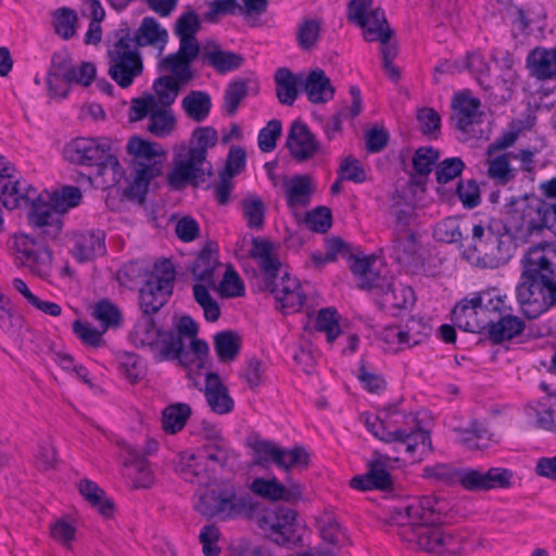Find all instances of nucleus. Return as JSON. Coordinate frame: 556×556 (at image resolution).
Segmentation results:
<instances>
[{"label":"nucleus","instance_id":"nucleus-1","mask_svg":"<svg viewBox=\"0 0 556 556\" xmlns=\"http://www.w3.org/2000/svg\"><path fill=\"white\" fill-rule=\"evenodd\" d=\"M440 515L432 507V500L425 497L404 507L395 508L391 522L408 548L438 555H460L465 536L440 527Z\"/></svg>","mask_w":556,"mask_h":556},{"label":"nucleus","instance_id":"nucleus-2","mask_svg":"<svg viewBox=\"0 0 556 556\" xmlns=\"http://www.w3.org/2000/svg\"><path fill=\"white\" fill-rule=\"evenodd\" d=\"M522 264L517 299L523 315L533 319L556 305V264L541 247L529 249Z\"/></svg>","mask_w":556,"mask_h":556},{"label":"nucleus","instance_id":"nucleus-3","mask_svg":"<svg viewBox=\"0 0 556 556\" xmlns=\"http://www.w3.org/2000/svg\"><path fill=\"white\" fill-rule=\"evenodd\" d=\"M365 425L376 438L394 444L395 452L409 462L421 460L432 452L430 433L419 427L412 414L397 409L383 410L379 415L367 416Z\"/></svg>","mask_w":556,"mask_h":556},{"label":"nucleus","instance_id":"nucleus-4","mask_svg":"<svg viewBox=\"0 0 556 556\" xmlns=\"http://www.w3.org/2000/svg\"><path fill=\"white\" fill-rule=\"evenodd\" d=\"M206 431L207 441L198 450L182 458L179 468L181 478L199 485H207L212 479L232 476L241 470L240 454L214 428Z\"/></svg>","mask_w":556,"mask_h":556},{"label":"nucleus","instance_id":"nucleus-5","mask_svg":"<svg viewBox=\"0 0 556 556\" xmlns=\"http://www.w3.org/2000/svg\"><path fill=\"white\" fill-rule=\"evenodd\" d=\"M258 507V503L251 495L240 493L239 485L229 480L204 490L194 504L199 514L219 521L251 519Z\"/></svg>","mask_w":556,"mask_h":556},{"label":"nucleus","instance_id":"nucleus-6","mask_svg":"<svg viewBox=\"0 0 556 556\" xmlns=\"http://www.w3.org/2000/svg\"><path fill=\"white\" fill-rule=\"evenodd\" d=\"M108 74L121 88H128L143 73V59L131 40V28L122 22L108 39Z\"/></svg>","mask_w":556,"mask_h":556},{"label":"nucleus","instance_id":"nucleus-7","mask_svg":"<svg viewBox=\"0 0 556 556\" xmlns=\"http://www.w3.org/2000/svg\"><path fill=\"white\" fill-rule=\"evenodd\" d=\"M81 197L80 189L74 186H65L48 193L47 200L40 193L39 203L34 211L28 212L29 225L43 239L56 240L64 226L62 215L78 206Z\"/></svg>","mask_w":556,"mask_h":556},{"label":"nucleus","instance_id":"nucleus-8","mask_svg":"<svg viewBox=\"0 0 556 556\" xmlns=\"http://www.w3.org/2000/svg\"><path fill=\"white\" fill-rule=\"evenodd\" d=\"M514 248L511 237L501 230L500 223L478 224L472 227V244L464 256L482 267L497 268L510 260Z\"/></svg>","mask_w":556,"mask_h":556},{"label":"nucleus","instance_id":"nucleus-9","mask_svg":"<svg viewBox=\"0 0 556 556\" xmlns=\"http://www.w3.org/2000/svg\"><path fill=\"white\" fill-rule=\"evenodd\" d=\"M64 156L72 164L97 167L99 176H105L110 172L112 184H117L123 174L108 138H76L65 146Z\"/></svg>","mask_w":556,"mask_h":556},{"label":"nucleus","instance_id":"nucleus-10","mask_svg":"<svg viewBox=\"0 0 556 556\" xmlns=\"http://www.w3.org/2000/svg\"><path fill=\"white\" fill-rule=\"evenodd\" d=\"M553 203L535 195L514 199L507 205L506 223L510 231L528 238L544 228L551 230Z\"/></svg>","mask_w":556,"mask_h":556},{"label":"nucleus","instance_id":"nucleus-11","mask_svg":"<svg viewBox=\"0 0 556 556\" xmlns=\"http://www.w3.org/2000/svg\"><path fill=\"white\" fill-rule=\"evenodd\" d=\"M34 235L24 232L10 237L9 249L17 266L27 268L31 274L47 278L52 270L53 252L48 247L50 240L43 239L33 228Z\"/></svg>","mask_w":556,"mask_h":556},{"label":"nucleus","instance_id":"nucleus-12","mask_svg":"<svg viewBox=\"0 0 556 556\" xmlns=\"http://www.w3.org/2000/svg\"><path fill=\"white\" fill-rule=\"evenodd\" d=\"M127 151L134 160V180L131 191L137 195H144L151 180L162 173L164 151L157 143L131 137L127 143Z\"/></svg>","mask_w":556,"mask_h":556},{"label":"nucleus","instance_id":"nucleus-13","mask_svg":"<svg viewBox=\"0 0 556 556\" xmlns=\"http://www.w3.org/2000/svg\"><path fill=\"white\" fill-rule=\"evenodd\" d=\"M176 271L168 260L155 263L154 271L139 291L140 307L146 316L157 313L173 293Z\"/></svg>","mask_w":556,"mask_h":556},{"label":"nucleus","instance_id":"nucleus-14","mask_svg":"<svg viewBox=\"0 0 556 556\" xmlns=\"http://www.w3.org/2000/svg\"><path fill=\"white\" fill-rule=\"evenodd\" d=\"M348 21L363 30L368 42L391 39L393 30L389 26L384 12L372 9V0H351L346 8Z\"/></svg>","mask_w":556,"mask_h":556},{"label":"nucleus","instance_id":"nucleus-15","mask_svg":"<svg viewBox=\"0 0 556 556\" xmlns=\"http://www.w3.org/2000/svg\"><path fill=\"white\" fill-rule=\"evenodd\" d=\"M264 287L274 294L280 309L285 313L299 312L304 304L306 294L295 277L287 271H277L263 279Z\"/></svg>","mask_w":556,"mask_h":556},{"label":"nucleus","instance_id":"nucleus-16","mask_svg":"<svg viewBox=\"0 0 556 556\" xmlns=\"http://www.w3.org/2000/svg\"><path fill=\"white\" fill-rule=\"evenodd\" d=\"M119 457L125 468V476L131 481L134 489H148L154 483V475L150 469L146 454L130 443L118 440Z\"/></svg>","mask_w":556,"mask_h":556},{"label":"nucleus","instance_id":"nucleus-17","mask_svg":"<svg viewBox=\"0 0 556 556\" xmlns=\"http://www.w3.org/2000/svg\"><path fill=\"white\" fill-rule=\"evenodd\" d=\"M296 514L283 506L265 509L257 519V526L265 535L278 545L291 541Z\"/></svg>","mask_w":556,"mask_h":556},{"label":"nucleus","instance_id":"nucleus-18","mask_svg":"<svg viewBox=\"0 0 556 556\" xmlns=\"http://www.w3.org/2000/svg\"><path fill=\"white\" fill-rule=\"evenodd\" d=\"M206 159L202 151L188 150L187 157L176 162L174 169L168 174L167 181L173 189H181L187 184L194 186L205 180V175L212 174L210 164L205 168Z\"/></svg>","mask_w":556,"mask_h":556},{"label":"nucleus","instance_id":"nucleus-19","mask_svg":"<svg viewBox=\"0 0 556 556\" xmlns=\"http://www.w3.org/2000/svg\"><path fill=\"white\" fill-rule=\"evenodd\" d=\"M392 249L397 263L404 266H415L420 262L417 233L408 227V217L404 212L397 214Z\"/></svg>","mask_w":556,"mask_h":556},{"label":"nucleus","instance_id":"nucleus-20","mask_svg":"<svg viewBox=\"0 0 556 556\" xmlns=\"http://www.w3.org/2000/svg\"><path fill=\"white\" fill-rule=\"evenodd\" d=\"M70 252L79 262H90L105 254V233L100 229H79L67 233Z\"/></svg>","mask_w":556,"mask_h":556},{"label":"nucleus","instance_id":"nucleus-21","mask_svg":"<svg viewBox=\"0 0 556 556\" xmlns=\"http://www.w3.org/2000/svg\"><path fill=\"white\" fill-rule=\"evenodd\" d=\"M511 479L513 472L506 468H490L486 472L465 469L460 470L458 483L467 491H489L510 488Z\"/></svg>","mask_w":556,"mask_h":556},{"label":"nucleus","instance_id":"nucleus-22","mask_svg":"<svg viewBox=\"0 0 556 556\" xmlns=\"http://www.w3.org/2000/svg\"><path fill=\"white\" fill-rule=\"evenodd\" d=\"M286 144L290 151V155L299 163L309 161L323 152L320 142L316 139L307 125L301 121L292 123Z\"/></svg>","mask_w":556,"mask_h":556},{"label":"nucleus","instance_id":"nucleus-23","mask_svg":"<svg viewBox=\"0 0 556 556\" xmlns=\"http://www.w3.org/2000/svg\"><path fill=\"white\" fill-rule=\"evenodd\" d=\"M481 102L471 96L469 90H463L454 94L452 99V121L454 126L464 134H469L472 127L481 123Z\"/></svg>","mask_w":556,"mask_h":556},{"label":"nucleus","instance_id":"nucleus-24","mask_svg":"<svg viewBox=\"0 0 556 556\" xmlns=\"http://www.w3.org/2000/svg\"><path fill=\"white\" fill-rule=\"evenodd\" d=\"M452 321L459 329L479 333L486 329L491 318H484L480 311V295L472 299H463L452 311Z\"/></svg>","mask_w":556,"mask_h":556},{"label":"nucleus","instance_id":"nucleus-25","mask_svg":"<svg viewBox=\"0 0 556 556\" xmlns=\"http://www.w3.org/2000/svg\"><path fill=\"white\" fill-rule=\"evenodd\" d=\"M280 182L287 205L292 212H295L300 208H304L309 204L312 195L315 191V187L311 176H282Z\"/></svg>","mask_w":556,"mask_h":556},{"label":"nucleus","instance_id":"nucleus-26","mask_svg":"<svg viewBox=\"0 0 556 556\" xmlns=\"http://www.w3.org/2000/svg\"><path fill=\"white\" fill-rule=\"evenodd\" d=\"M0 200L9 210L26 206L34 211L39 203L40 193L25 181L10 179L0 186Z\"/></svg>","mask_w":556,"mask_h":556},{"label":"nucleus","instance_id":"nucleus-27","mask_svg":"<svg viewBox=\"0 0 556 556\" xmlns=\"http://www.w3.org/2000/svg\"><path fill=\"white\" fill-rule=\"evenodd\" d=\"M157 363L177 359L181 365L187 355L185 340L174 330L161 329L149 351Z\"/></svg>","mask_w":556,"mask_h":556},{"label":"nucleus","instance_id":"nucleus-28","mask_svg":"<svg viewBox=\"0 0 556 556\" xmlns=\"http://www.w3.org/2000/svg\"><path fill=\"white\" fill-rule=\"evenodd\" d=\"M250 490L255 495L276 502H295L302 496V488L299 484H282L277 478L264 479L255 478Z\"/></svg>","mask_w":556,"mask_h":556},{"label":"nucleus","instance_id":"nucleus-29","mask_svg":"<svg viewBox=\"0 0 556 556\" xmlns=\"http://www.w3.org/2000/svg\"><path fill=\"white\" fill-rule=\"evenodd\" d=\"M131 40L138 49L152 47L162 53L168 42V33L155 17L146 16L139 27L135 31L131 30Z\"/></svg>","mask_w":556,"mask_h":556},{"label":"nucleus","instance_id":"nucleus-30","mask_svg":"<svg viewBox=\"0 0 556 556\" xmlns=\"http://www.w3.org/2000/svg\"><path fill=\"white\" fill-rule=\"evenodd\" d=\"M203 393L208 407L215 414L226 415L233 410L235 401L218 374H206Z\"/></svg>","mask_w":556,"mask_h":556},{"label":"nucleus","instance_id":"nucleus-31","mask_svg":"<svg viewBox=\"0 0 556 556\" xmlns=\"http://www.w3.org/2000/svg\"><path fill=\"white\" fill-rule=\"evenodd\" d=\"M199 53L200 48L186 47L184 49L179 45L178 51L162 59L160 65L163 71L172 73L175 79L185 84L193 77L190 64L200 56Z\"/></svg>","mask_w":556,"mask_h":556},{"label":"nucleus","instance_id":"nucleus-32","mask_svg":"<svg viewBox=\"0 0 556 556\" xmlns=\"http://www.w3.org/2000/svg\"><path fill=\"white\" fill-rule=\"evenodd\" d=\"M200 59L218 73H226L239 68L243 58L235 52L225 51L215 41H207L200 48Z\"/></svg>","mask_w":556,"mask_h":556},{"label":"nucleus","instance_id":"nucleus-33","mask_svg":"<svg viewBox=\"0 0 556 556\" xmlns=\"http://www.w3.org/2000/svg\"><path fill=\"white\" fill-rule=\"evenodd\" d=\"M527 67L539 80L556 78V49L534 48L527 56Z\"/></svg>","mask_w":556,"mask_h":556},{"label":"nucleus","instance_id":"nucleus-34","mask_svg":"<svg viewBox=\"0 0 556 556\" xmlns=\"http://www.w3.org/2000/svg\"><path fill=\"white\" fill-rule=\"evenodd\" d=\"M486 329L490 340L494 343H501L521 334L525 329V323L519 317L505 312L497 321L491 318Z\"/></svg>","mask_w":556,"mask_h":556},{"label":"nucleus","instance_id":"nucleus-35","mask_svg":"<svg viewBox=\"0 0 556 556\" xmlns=\"http://www.w3.org/2000/svg\"><path fill=\"white\" fill-rule=\"evenodd\" d=\"M250 254L257 261L263 273V279L270 276V274L281 271V263L270 241L262 238H253Z\"/></svg>","mask_w":556,"mask_h":556},{"label":"nucleus","instance_id":"nucleus-36","mask_svg":"<svg viewBox=\"0 0 556 556\" xmlns=\"http://www.w3.org/2000/svg\"><path fill=\"white\" fill-rule=\"evenodd\" d=\"M375 262L376 258L374 256L354 258L351 265V270L354 274V276L357 277V285L359 289H382V287L386 285L384 278H382L378 273L374 271L372 269V265L375 264Z\"/></svg>","mask_w":556,"mask_h":556},{"label":"nucleus","instance_id":"nucleus-37","mask_svg":"<svg viewBox=\"0 0 556 556\" xmlns=\"http://www.w3.org/2000/svg\"><path fill=\"white\" fill-rule=\"evenodd\" d=\"M304 90L313 103H324L333 98L334 88L323 70H314L306 77Z\"/></svg>","mask_w":556,"mask_h":556},{"label":"nucleus","instance_id":"nucleus-38","mask_svg":"<svg viewBox=\"0 0 556 556\" xmlns=\"http://www.w3.org/2000/svg\"><path fill=\"white\" fill-rule=\"evenodd\" d=\"M201 22L199 15L190 10L182 13L176 21L174 33L179 38V45L186 47L201 48L195 38L200 30Z\"/></svg>","mask_w":556,"mask_h":556},{"label":"nucleus","instance_id":"nucleus-39","mask_svg":"<svg viewBox=\"0 0 556 556\" xmlns=\"http://www.w3.org/2000/svg\"><path fill=\"white\" fill-rule=\"evenodd\" d=\"M220 268L217 255L204 249L192 266V276L198 283L215 285V274Z\"/></svg>","mask_w":556,"mask_h":556},{"label":"nucleus","instance_id":"nucleus-40","mask_svg":"<svg viewBox=\"0 0 556 556\" xmlns=\"http://www.w3.org/2000/svg\"><path fill=\"white\" fill-rule=\"evenodd\" d=\"M81 496L105 518H110L114 513L113 503L105 497V493L98 484L89 479H83L78 484Z\"/></svg>","mask_w":556,"mask_h":556},{"label":"nucleus","instance_id":"nucleus-41","mask_svg":"<svg viewBox=\"0 0 556 556\" xmlns=\"http://www.w3.org/2000/svg\"><path fill=\"white\" fill-rule=\"evenodd\" d=\"M381 290V303L387 308H405L414 303V291L400 282L387 283Z\"/></svg>","mask_w":556,"mask_h":556},{"label":"nucleus","instance_id":"nucleus-42","mask_svg":"<svg viewBox=\"0 0 556 556\" xmlns=\"http://www.w3.org/2000/svg\"><path fill=\"white\" fill-rule=\"evenodd\" d=\"M91 316L99 323L103 331L121 327L123 314L117 305L109 299H102L91 307Z\"/></svg>","mask_w":556,"mask_h":556},{"label":"nucleus","instance_id":"nucleus-43","mask_svg":"<svg viewBox=\"0 0 556 556\" xmlns=\"http://www.w3.org/2000/svg\"><path fill=\"white\" fill-rule=\"evenodd\" d=\"M439 157V151L431 147H421L416 150L412 160L414 170L412 178L417 185H424L426 182L427 177Z\"/></svg>","mask_w":556,"mask_h":556},{"label":"nucleus","instance_id":"nucleus-44","mask_svg":"<svg viewBox=\"0 0 556 556\" xmlns=\"http://www.w3.org/2000/svg\"><path fill=\"white\" fill-rule=\"evenodd\" d=\"M509 153L488 156V176L498 186H506L516 178L517 170L510 166Z\"/></svg>","mask_w":556,"mask_h":556},{"label":"nucleus","instance_id":"nucleus-45","mask_svg":"<svg viewBox=\"0 0 556 556\" xmlns=\"http://www.w3.org/2000/svg\"><path fill=\"white\" fill-rule=\"evenodd\" d=\"M191 415V407L186 403L168 405L162 413V428L166 433L175 434L184 429Z\"/></svg>","mask_w":556,"mask_h":556},{"label":"nucleus","instance_id":"nucleus-46","mask_svg":"<svg viewBox=\"0 0 556 556\" xmlns=\"http://www.w3.org/2000/svg\"><path fill=\"white\" fill-rule=\"evenodd\" d=\"M276 94L280 103L292 105L298 97L299 79L286 67L275 74Z\"/></svg>","mask_w":556,"mask_h":556},{"label":"nucleus","instance_id":"nucleus-47","mask_svg":"<svg viewBox=\"0 0 556 556\" xmlns=\"http://www.w3.org/2000/svg\"><path fill=\"white\" fill-rule=\"evenodd\" d=\"M241 338L233 331H222L214 337V349L224 363L232 362L239 354Z\"/></svg>","mask_w":556,"mask_h":556},{"label":"nucleus","instance_id":"nucleus-48","mask_svg":"<svg viewBox=\"0 0 556 556\" xmlns=\"http://www.w3.org/2000/svg\"><path fill=\"white\" fill-rule=\"evenodd\" d=\"M160 330L161 329L155 326L153 318L146 316L135 324L129 333V339L135 346L144 348L150 351Z\"/></svg>","mask_w":556,"mask_h":556},{"label":"nucleus","instance_id":"nucleus-49","mask_svg":"<svg viewBox=\"0 0 556 556\" xmlns=\"http://www.w3.org/2000/svg\"><path fill=\"white\" fill-rule=\"evenodd\" d=\"M182 108L190 118L202 122L210 113V96L203 91H191L184 98Z\"/></svg>","mask_w":556,"mask_h":556},{"label":"nucleus","instance_id":"nucleus-50","mask_svg":"<svg viewBox=\"0 0 556 556\" xmlns=\"http://www.w3.org/2000/svg\"><path fill=\"white\" fill-rule=\"evenodd\" d=\"M55 33L65 40L74 37L77 29V13L70 8L63 7L52 14Z\"/></svg>","mask_w":556,"mask_h":556},{"label":"nucleus","instance_id":"nucleus-51","mask_svg":"<svg viewBox=\"0 0 556 556\" xmlns=\"http://www.w3.org/2000/svg\"><path fill=\"white\" fill-rule=\"evenodd\" d=\"M382 457V455L380 456ZM384 460L376 459L370 462L369 469H368V476L371 480V485L374 489L379 490H388L392 485V480L390 473L386 469V460L394 459L396 462L408 460L407 457H401V455H396L394 457L390 455H383Z\"/></svg>","mask_w":556,"mask_h":556},{"label":"nucleus","instance_id":"nucleus-52","mask_svg":"<svg viewBox=\"0 0 556 556\" xmlns=\"http://www.w3.org/2000/svg\"><path fill=\"white\" fill-rule=\"evenodd\" d=\"M179 83L173 76H162L154 81L153 89L157 106L167 109L175 102L179 92Z\"/></svg>","mask_w":556,"mask_h":556},{"label":"nucleus","instance_id":"nucleus-53","mask_svg":"<svg viewBox=\"0 0 556 556\" xmlns=\"http://www.w3.org/2000/svg\"><path fill=\"white\" fill-rule=\"evenodd\" d=\"M215 285L194 283L193 296L197 303L203 308L204 317L207 321H216L219 318L220 309L217 302L212 298L208 292L210 288H215Z\"/></svg>","mask_w":556,"mask_h":556},{"label":"nucleus","instance_id":"nucleus-54","mask_svg":"<svg viewBox=\"0 0 556 556\" xmlns=\"http://www.w3.org/2000/svg\"><path fill=\"white\" fill-rule=\"evenodd\" d=\"M379 338L383 342L384 350L387 352L399 353L401 351L409 349L403 326H386L384 328L381 329Z\"/></svg>","mask_w":556,"mask_h":556},{"label":"nucleus","instance_id":"nucleus-55","mask_svg":"<svg viewBox=\"0 0 556 556\" xmlns=\"http://www.w3.org/2000/svg\"><path fill=\"white\" fill-rule=\"evenodd\" d=\"M315 329L325 332L327 341L332 343L341 333L337 311L330 307L320 309L316 318Z\"/></svg>","mask_w":556,"mask_h":556},{"label":"nucleus","instance_id":"nucleus-56","mask_svg":"<svg viewBox=\"0 0 556 556\" xmlns=\"http://www.w3.org/2000/svg\"><path fill=\"white\" fill-rule=\"evenodd\" d=\"M460 470L450 464H435L424 468V477L446 485H454L459 481Z\"/></svg>","mask_w":556,"mask_h":556},{"label":"nucleus","instance_id":"nucleus-57","mask_svg":"<svg viewBox=\"0 0 556 556\" xmlns=\"http://www.w3.org/2000/svg\"><path fill=\"white\" fill-rule=\"evenodd\" d=\"M118 370L132 384L140 381L144 375L139 356L130 352L119 354Z\"/></svg>","mask_w":556,"mask_h":556},{"label":"nucleus","instance_id":"nucleus-58","mask_svg":"<svg viewBox=\"0 0 556 556\" xmlns=\"http://www.w3.org/2000/svg\"><path fill=\"white\" fill-rule=\"evenodd\" d=\"M466 68L475 75L478 84L485 90H490V85L486 84V79L490 75V66L485 61L484 56L476 51L468 52L465 61Z\"/></svg>","mask_w":556,"mask_h":556},{"label":"nucleus","instance_id":"nucleus-59","mask_svg":"<svg viewBox=\"0 0 556 556\" xmlns=\"http://www.w3.org/2000/svg\"><path fill=\"white\" fill-rule=\"evenodd\" d=\"M175 126V117L166 108L159 106L151 114L148 130L156 137L168 135Z\"/></svg>","mask_w":556,"mask_h":556},{"label":"nucleus","instance_id":"nucleus-60","mask_svg":"<svg viewBox=\"0 0 556 556\" xmlns=\"http://www.w3.org/2000/svg\"><path fill=\"white\" fill-rule=\"evenodd\" d=\"M242 208L248 227L256 229L263 227L266 208L264 202L260 198L251 197L243 199Z\"/></svg>","mask_w":556,"mask_h":556},{"label":"nucleus","instance_id":"nucleus-61","mask_svg":"<svg viewBox=\"0 0 556 556\" xmlns=\"http://www.w3.org/2000/svg\"><path fill=\"white\" fill-rule=\"evenodd\" d=\"M433 237L437 241L440 242H458L462 239V231L458 220L454 217H447L438 223L433 228Z\"/></svg>","mask_w":556,"mask_h":556},{"label":"nucleus","instance_id":"nucleus-62","mask_svg":"<svg viewBox=\"0 0 556 556\" xmlns=\"http://www.w3.org/2000/svg\"><path fill=\"white\" fill-rule=\"evenodd\" d=\"M248 94V86L244 80H235L229 84L224 96V108L228 115H233L241 101Z\"/></svg>","mask_w":556,"mask_h":556},{"label":"nucleus","instance_id":"nucleus-63","mask_svg":"<svg viewBox=\"0 0 556 556\" xmlns=\"http://www.w3.org/2000/svg\"><path fill=\"white\" fill-rule=\"evenodd\" d=\"M50 535L64 547L72 548L76 538V527L70 520L58 519L50 525Z\"/></svg>","mask_w":556,"mask_h":556},{"label":"nucleus","instance_id":"nucleus-64","mask_svg":"<svg viewBox=\"0 0 556 556\" xmlns=\"http://www.w3.org/2000/svg\"><path fill=\"white\" fill-rule=\"evenodd\" d=\"M229 556H274L269 547L240 539L229 547Z\"/></svg>","mask_w":556,"mask_h":556}]
</instances>
